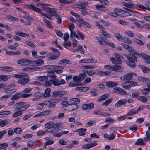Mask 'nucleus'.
I'll return each mask as SVG.
<instances>
[{
	"mask_svg": "<svg viewBox=\"0 0 150 150\" xmlns=\"http://www.w3.org/2000/svg\"><path fill=\"white\" fill-rule=\"evenodd\" d=\"M67 92L65 91H54L52 93L53 96H56L54 99H52L48 101V104H47L48 108H52L55 106L54 103H57L60 101L65 100L67 99L68 98L66 97H63L64 95L67 94Z\"/></svg>",
	"mask_w": 150,
	"mask_h": 150,
	"instance_id": "obj_1",
	"label": "nucleus"
},
{
	"mask_svg": "<svg viewBox=\"0 0 150 150\" xmlns=\"http://www.w3.org/2000/svg\"><path fill=\"white\" fill-rule=\"evenodd\" d=\"M134 54L139 55V53L134 49V50L132 52V54L125 55L128 60L127 62H126V63L130 67L133 68L136 66L135 62H137V58L135 56L133 55Z\"/></svg>",
	"mask_w": 150,
	"mask_h": 150,
	"instance_id": "obj_2",
	"label": "nucleus"
},
{
	"mask_svg": "<svg viewBox=\"0 0 150 150\" xmlns=\"http://www.w3.org/2000/svg\"><path fill=\"white\" fill-rule=\"evenodd\" d=\"M50 49L54 52H57V53L54 54L53 53H50L47 55V60H54L57 59L60 56V52L57 49L53 48H50Z\"/></svg>",
	"mask_w": 150,
	"mask_h": 150,
	"instance_id": "obj_3",
	"label": "nucleus"
},
{
	"mask_svg": "<svg viewBox=\"0 0 150 150\" xmlns=\"http://www.w3.org/2000/svg\"><path fill=\"white\" fill-rule=\"evenodd\" d=\"M29 76L26 74H23L22 77L18 81V83L22 85L27 84L29 81Z\"/></svg>",
	"mask_w": 150,
	"mask_h": 150,
	"instance_id": "obj_4",
	"label": "nucleus"
},
{
	"mask_svg": "<svg viewBox=\"0 0 150 150\" xmlns=\"http://www.w3.org/2000/svg\"><path fill=\"white\" fill-rule=\"evenodd\" d=\"M25 6L28 8L32 10V11L35 12L39 13H40L43 16L47 17V15L46 14H45L42 12V11L41 9L36 7L35 6L33 5L30 4H25Z\"/></svg>",
	"mask_w": 150,
	"mask_h": 150,
	"instance_id": "obj_5",
	"label": "nucleus"
},
{
	"mask_svg": "<svg viewBox=\"0 0 150 150\" xmlns=\"http://www.w3.org/2000/svg\"><path fill=\"white\" fill-rule=\"evenodd\" d=\"M50 123H47V132L51 133L56 129H59V124L56 123L51 125Z\"/></svg>",
	"mask_w": 150,
	"mask_h": 150,
	"instance_id": "obj_6",
	"label": "nucleus"
},
{
	"mask_svg": "<svg viewBox=\"0 0 150 150\" xmlns=\"http://www.w3.org/2000/svg\"><path fill=\"white\" fill-rule=\"evenodd\" d=\"M103 67L106 69L110 70L117 71L120 69H122V68L120 66H113L107 65L104 66Z\"/></svg>",
	"mask_w": 150,
	"mask_h": 150,
	"instance_id": "obj_7",
	"label": "nucleus"
},
{
	"mask_svg": "<svg viewBox=\"0 0 150 150\" xmlns=\"http://www.w3.org/2000/svg\"><path fill=\"white\" fill-rule=\"evenodd\" d=\"M47 13H49V14H47V18L50 19H54V15L56 13L54 8L47 7Z\"/></svg>",
	"mask_w": 150,
	"mask_h": 150,
	"instance_id": "obj_8",
	"label": "nucleus"
},
{
	"mask_svg": "<svg viewBox=\"0 0 150 150\" xmlns=\"http://www.w3.org/2000/svg\"><path fill=\"white\" fill-rule=\"evenodd\" d=\"M134 75H136V74L133 72L128 73L125 75L123 77H121L120 79L124 81L130 80L131 79Z\"/></svg>",
	"mask_w": 150,
	"mask_h": 150,
	"instance_id": "obj_9",
	"label": "nucleus"
},
{
	"mask_svg": "<svg viewBox=\"0 0 150 150\" xmlns=\"http://www.w3.org/2000/svg\"><path fill=\"white\" fill-rule=\"evenodd\" d=\"M65 81L64 79H61L60 80L58 79L55 78L53 79V84L54 86H58L64 84Z\"/></svg>",
	"mask_w": 150,
	"mask_h": 150,
	"instance_id": "obj_10",
	"label": "nucleus"
},
{
	"mask_svg": "<svg viewBox=\"0 0 150 150\" xmlns=\"http://www.w3.org/2000/svg\"><path fill=\"white\" fill-rule=\"evenodd\" d=\"M47 91V89L45 90L44 94H43L42 93L40 92H37L33 95V96L35 98H37L39 100L41 98L47 97V94L46 93Z\"/></svg>",
	"mask_w": 150,
	"mask_h": 150,
	"instance_id": "obj_11",
	"label": "nucleus"
},
{
	"mask_svg": "<svg viewBox=\"0 0 150 150\" xmlns=\"http://www.w3.org/2000/svg\"><path fill=\"white\" fill-rule=\"evenodd\" d=\"M78 108V105L72 103L68 104L67 106V110L69 111H72L77 109Z\"/></svg>",
	"mask_w": 150,
	"mask_h": 150,
	"instance_id": "obj_12",
	"label": "nucleus"
},
{
	"mask_svg": "<svg viewBox=\"0 0 150 150\" xmlns=\"http://www.w3.org/2000/svg\"><path fill=\"white\" fill-rule=\"evenodd\" d=\"M94 105L93 103L85 104L82 105V108L83 110H91L94 108Z\"/></svg>",
	"mask_w": 150,
	"mask_h": 150,
	"instance_id": "obj_13",
	"label": "nucleus"
},
{
	"mask_svg": "<svg viewBox=\"0 0 150 150\" xmlns=\"http://www.w3.org/2000/svg\"><path fill=\"white\" fill-rule=\"evenodd\" d=\"M127 102L125 99H122L118 101L115 104V107H119L125 104Z\"/></svg>",
	"mask_w": 150,
	"mask_h": 150,
	"instance_id": "obj_14",
	"label": "nucleus"
},
{
	"mask_svg": "<svg viewBox=\"0 0 150 150\" xmlns=\"http://www.w3.org/2000/svg\"><path fill=\"white\" fill-rule=\"evenodd\" d=\"M28 59H24L18 60L17 61V64L22 66H26L27 65Z\"/></svg>",
	"mask_w": 150,
	"mask_h": 150,
	"instance_id": "obj_15",
	"label": "nucleus"
},
{
	"mask_svg": "<svg viewBox=\"0 0 150 150\" xmlns=\"http://www.w3.org/2000/svg\"><path fill=\"white\" fill-rule=\"evenodd\" d=\"M37 79L40 81L45 82L44 86H47V77L46 76H40L37 77Z\"/></svg>",
	"mask_w": 150,
	"mask_h": 150,
	"instance_id": "obj_16",
	"label": "nucleus"
},
{
	"mask_svg": "<svg viewBox=\"0 0 150 150\" xmlns=\"http://www.w3.org/2000/svg\"><path fill=\"white\" fill-rule=\"evenodd\" d=\"M10 122V120L6 119L4 120L1 119L0 122V126L1 127H3L6 126L9 124Z\"/></svg>",
	"mask_w": 150,
	"mask_h": 150,
	"instance_id": "obj_17",
	"label": "nucleus"
},
{
	"mask_svg": "<svg viewBox=\"0 0 150 150\" xmlns=\"http://www.w3.org/2000/svg\"><path fill=\"white\" fill-rule=\"evenodd\" d=\"M71 64V62L70 61L67 59H63L59 61L58 63V64L59 65H66L67 64Z\"/></svg>",
	"mask_w": 150,
	"mask_h": 150,
	"instance_id": "obj_18",
	"label": "nucleus"
},
{
	"mask_svg": "<svg viewBox=\"0 0 150 150\" xmlns=\"http://www.w3.org/2000/svg\"><path fill=\"white\" fill-rule=\"evenodd\" d=\"M106 86L107 87L110 88L113 87L117 85L118 84L117 82H114L111 81H108L106 83Z\"/></svg>",
	"mask_w": 150,
	"mask_h": 150,
	"instance_id": "obj_19",
	"label": "nucleus"
},
{
	"mask_svg": "<svg viewBox=\"0 0 150 150\" xmlns=\"http://www.w3.org/2000/svg\"><path fill=\"white\" fill-rule=\"evenodd\" d=\"M78 21L80 24L84 25L86 27L89 28L91 27L90 24L81 18H79L77 20Z\"/></svg>",
	"mask_w": 150,
	"mask_h": 150,
	"instance_id": "obj_20",
	"label": "nucleus"
},
{
	"mask_svg": "<svg viewBox=\"0 0 150 150\" xmlns=\"http://www.w3.org/2000/svg\"><path fill=\"white\" fill-rule=\"evenodd\" d=\"M146 137L144 138V141L145 142H150V131H147L146 133Z\"/></svg>",
	"mask_w": 150,
	"mask_h": 150,
	"instance_id": "obj_21",
	"label": "nucleus"
},
{
	"mask_svg": "<svg viewBox=\"0 0 150 150\" xmlns=\"http://www.w3.org/2000/svg\"><path fill=\"white\" fill-rule=\"evenodd\" d=\"M142 57L145 61L146 62L150 64V56L143 54L142 55Z\"/></svg>",
	"mask_w": 150,
	"mask_h": 150,
	"instance_id": "obj_22",
	"label": "nucleus"
},
{
	"mask_svg": "<svg viewBox=\"0 0 150 150\" xmlns=\"http://www.w3.org/2000/svg\"><path fill=\"white\" fill-rule=\"evenodd\" d=\"M142 138L138 139L135 143V145H138L144 146L146 145V143Z\"/></svg>",
	"mask_w": 150,
	"mask_h": 150,
	"instance_id": "obj_23",
	"label": "nucleus"
},
{
	"mask_svg": "<svg viewBox=\"0 0 150 150\" xmlns=\"http://www.w3.org/2000/svg\"><path fill=\"white\" fill-rule=\"evenodd\" d=\"M0 69L6 72H10L13 71L12 68L6 66L0 67Z\"/></svg>",
	"mask_w": 150,
	"mask_h": 150,
	"instance_id": "obj_24",
	"label": "nucleus"
},
{
	"mask_svg": "<svg viewBox=\"0 0 150 150\" xmlns=\"http://www.w3.org/2000/svg\"><path fill=\"white\" fill-rule=\"evenodd\" d=\"M11 76L10 75H0V81L3 80L4 81H7L8 79H10L11 77Z\"/></svg>",
	"mask_w": 150,
	"mask_h": 150,
	"instance_id": "obj_25",
	"label": "nucleus"
},
{
	"mask_svg": "<svg viewBox=\"0 0 150 150\" xmlns=\"http://www.w3.org/2000/svg\"><path fill=\"white\" fill-rule=\"evenodd\" d=\"M109 94L106 93L100 96L98 98V100L99 102L104 100L107 99L109 96Z\"/></svg>",
	"mask_w": 150,
	"mask_h": 150,
	"instance_id": "obj_26",
	"label": "nucleus"
},
{
	"mask_svg": "<svg viewBox=\"0 0 150 150\" xmlns=\"http://www.w3.org/2000/svg\"><path fill=\"white\" fill-rule=\"evenodd\" d=\"M122 4L124 6L129 8L130 9H134V4L132 3H130L129 4H127L126 2H123L122 3Z\"/></svg>",
	"mask_w": 150,
	"mask_h": 150,
	"instance_id": "obj_27",
	"label": "nucleus"
},
{
	"mask_svg": "<svg viewBox=\"0 0 150 150\" xmlns=\"http://www.w3.org/2000/svg\"><path fill=\"white\" fill-rule=\"evenodd\" d=\"M73 81L77 83H79L83 81V79L80 78V77L79 76H75L73 77Z\"/></svg>",
	"mask_w": 150,
	"mask_h": 150,
	"instance_id": "obj_28",
	"label": "nucleus"
},
{
	"mask_svg": "<svg viewBox=\"0 0 150 150\" xmlns=\"http://www.w3.org/2000/svg\"><path fill=\"white\" fill-rule=\"evenodd\" d=\"M15 33L16 35L18 36L23 37H26L29 36V35L28 34L26 33L19 31H16L15 32Z\"/></svg>",
	"mask_w": 150,
	"mask_h": 150,
	"instance_id": "obj_29",
	"label": "nucleus"
},
{
	"mask_svg": "<svg viewBox=\"0 0 150 150\" xmlns=\"http://www.w3.org/2000/svg\"><path fill=\"white\" fill-rule=\"evenodd\" d=\"M115 120L111 117H107L105 120V122L110 124H112L114 123Z\"/></svg>",
	"mask_w": 150,
	"mask_h": 150,
	"instance_id": "obj_30",
	"label": "nucleus"
},
{
	"mask_svg": "<svg viewBox=\"0 0 150 150\" xmlns=\"http://www.w3.org/2000/svg\"><path fill=\"white\" fill-rule=\"evenodd\" d=\"M100 33L104 37H106V40L107 39V38H109L110 37V36L109 34L107 33L105 29L100 30Z\"/></svg>",
	"mask_w": 150,
	"mask_h": 150,
	"instance_id": "obj_31",
	"label": "nucleus"
},
{
	"mask_svg": "<svg viewBox=\"0 0 150 150\" xmlns=\"http://www.w3.org/2000/svg\"><path fill=\"white\" fill-rule=\"evenodd\" d=\"M122 87L125 89H129L130 88V85L129 82H125L122 84Z\"/></svg>",
	"mask_w": 150,
	"mask_h": 150,
	"instance_id": "obj_32",
	"label": "nucleus"
},
{
	"mask_svg": "<svg viewBox=\"0 0 150 150\" xmlns=\"http://www.w3.org/2000/svg\"><path fill=\"white\" fill-rule=\"evenodd\" d=\"M21 97V93H19L13 96L11 98V100H17Z\"/></svg>",
	"mask_w": 150,
	"mask_h": 150,
	"instance_id": "obj_33",
	"label": "nucleus"
},
{
	"mask_svg": "<svg viewBox=\"0 0 150 150\" xmlns=\"http://www.w3.org/2000/svg\"><path fill=\"white\" fill-rule=\"evenodd\" d=\"M122 46L124 48L128 50L130 52H132L134 50V48L130 46L127 44H122Z\"/></svg>",
	"mask_w": 150,
	"mask_h": 150,
	"instance_id": "obj_34",
	"label": "nucleus"
},
{
	"mask_svg": "<svg viewBox=\"0 0 150 150\" xmlns=\"http://www.w3.org/2000/svg\"><path fill=\"white\" fill-rule=\"evenodd\" d=\"M95 7L98 10L105 11L107 10L105 7L102 5H96Z\"/></svg>",
	"mask_w": 150,
	"mask_h": 150,
	"instance_id": "obj_35",
	"label": "nucleus"
},
{
	"mask_svg": "<svg viewBox=\"0 0 150 150\" xmlns=\"http://www.w3.org/2000/svg\"><path fill=\"white\" fill-rule=\"evenodd\" d=\"M122 41L124 42L129 44L132 43L131 40L128 37H125L124 38Z\"/></svg>",
	"mask_w": 150,
	"mask_h": 150,
	"instance_id": "obj_36",
	"label": "nucleus"
},
{
	"mask_svg": "<svg viewBox=\"0 0 150 150\" xmlns=\"http://www.w3.org/2000/svg\"><path fill=\"white\" fill-rule=\"evenodd\" d=\"M54 72V70H52L51 71H48L47 75L51 78H55L56 76Z\"/></svg>",
	"mask_w": 150,
	"mask_h": 150,
	"instance_id": "obj_37",
	"label": "nucleus"
},
{
	"mask_svg": "<svg viewBox=\"0 0 150 150\" xmlns=\"http://www.w3.org/2000/svg\"><path fill=\"white\" fill-rule=\"evenodd\" d=\"M22 13L24 14L23 17L27 20L30 21L32 20V18L30 17L28 13H26L24 11H23Z\"/></svg>",
	"mask_w": 150,
	"mask_h": 150,
	"instance_id": "obj_38",
	"label": "nucleus"
},
{
	"mask_svg": "<svg viewBox=\"0 0 150 150\" xmlns=\"http://www.w3.org/2000/svg\"><path fill=\"white\" fill-rule=\"evenodd\" d=\"M96 38L98 41L101 44L104 45L105 43H107V41L104 40H103L101 38L96 37Z\"/></svg>",
	"mask_w": 150,
	"mask_h": 150,
	"instance_id": "obj_39",
	"label": "nucleus"
},
{
	"mask_svg": "<svg viewBox=\"0 0 150 150\" xmlns=\"http://www.w3.org/2000/svg\"><path fill=\"white\" fill-rule=\"evenodd\" d=\"M110 60L111 61L113 64L115 65L117 64H121L120 62V60L119 59L117 60L114 57H112L110 58Z\"/></svg>",
	"mask_w": 150,
	"mask_h": 150,
	"instance_id": "obj_40",
	"label": "nucleus"
},
{
	"mask_svg": "<svg viewBox=\"0 0 150 150\" xmlns=\"http://www.w3.org/2000/svg\"><path fill=\"white\" fill-rule=\"evenodd\" d=\"M138 79L139 81H142L143 83H146L149 81V79L144 77H139Z\"/></svg>",
	"mask_w": 150,
	"mask_h": 150,
	"instance_id": "obj_41",
	"label": "nucleus"
},
{
	"mask_svg": "<svg viewBox=\"0 0 150 150\" xmlns=\"http://www.w3.org/2000/svg\"><path fill=\"white\" fill-rule=\"evenodd\" d=\"M38 142L40 143V142L39 141H37L36 142L32 141H29L27 143V146L28 147H31L33 146L34 144H36V142Z\"/></svg>",
	"mask_w": 150,
	"mask_h": 150,
	"instance_id": "obj_42",
	"label": "nucleus"
},
{
	"mask_svg": "<svg viewBox=\"0 0 150 150\" xmlns=\"http://www.w3.org/2000/svg\"><path fill=\"white\" fill-rule=\"evenodd\" d=\"M70 102L74 104H78L80 102V100L78 98H73L69 100Z\"/></svg>",
	"mask_w": 150,
	"mask_h": 150,
	"instance_id": "obj_43",
	"label": "nucleus"
},
{
	"mask_svg": "<svg viewBox=\"0 0 150 150\" xmlns=\"http://www.w3.org/2000/svg\"><path fill=\"white\" fill-rule=\"evenodd\" d=\"M138 99L144 103H146L148 100L146 97L142 96H139Z\"/></svg>",
	"mask_w": 150,
	"mask_h": 150,
	"instance_id": "obj_44",
	"label": "nucleus"
},
{
	"mask_svg": "<svg viewBox=\"0 0 150 150\" xmlns=\"http://www.w3.org/2000/svg\"><path fill=\"white\" fill-rule=\"evenodd\" d=\"M122 16L123 17H127L131 16L130 13L128 12L122 10L121 12Z\"/></svg>",
	"mask_w": 150,
	"mask_h": 150,
	"instance_id": "obj_45",
	"label": "nucleus"
},
{
	"mask_svg": "<svg viewBox=\"0 0 150 150\" xmlns=\"http://www.w3.org/2000/svg\"><path fill=\"white\" fill-rule=\"evenodd\" d=\"M81 68L82 69H91L95 68L94 66H89V65H84L81 67Z\"/></svg>",
	"mask_w": 150,
	"mask_h": 150,
	"instance_id": "obj_46",
	"label": "nucleus"
},
{
	"mask_svg": "<svg viewBox=\"0 0 150 150\" xmlns=\"http://www.w3.org/2000/svg\"><path fill=\"white\" fill-rule=\"evenodd\" d=\"M30 65L32 66H36V61H31L28 59L27 65Z\"/></svg>",
	"mask_w": 150,
	"mask_h": 150,
	"instance_id": "obj_47",
	"label": "nucleus"
},
{
	"mask_svg": "<svg viewBox=\"0 0 150 150\" xmlns=\"http://www.w3.org/2000/svg\"><path fill=\"white\" fill-rule=\"evenodd\" d=\"M137 113L136 111L134 109L131 110L126 114L127 116L128 115H133Z\"/></svg>",
	"mask_w": 150,
	"mask_h": 150,
	"instance_id": "obj_48",
	"label": "nucleus"
},
{
	"mask_svg": "<svg viewBox=\"0 0 150 150\" xmlns=\"http://www.w3.org/2000/svg\"><path fill=\"white\" fill-rule=\"evenodd\" d=\"M87 130L85 128H80L79 129V134L80 136H83L86 134V132Z\"/></svg>",
	"mask_w": 150,
	"mask_h": 150,
	"instance_id": "obj_49",
	"label": "nucleus"
},
{
	"mask_svg": "<svg viewBox=\"0 0 150 150\" xmlns=\"http://www.w3.org/2000/svg\"><path fill=\"white\" fill-rule=\"evenodd\" d=\"M76 8L84 10H85L87 9V8L84 5H83L81 3L77 5Z\"/></svg>",
	"mask_w": 150,
	"mask_h": 150,
	"instance_id": "obj_50",
	"label": "nucleus"
},
{
	"mask_svg": "<svg viewBox=\"0 0 150 150\" xmlns=\"http://www.w3.org/2000/svg\"><path fill=\"white\" fill-rule=\"evenodd\" d=\"M87 63H96L97 62L93 58L91 57L90 59H86Z\"/></svg>",
	"mask_w": 150,
	"mask_h": 150,
	"instance_id": "obj_51",
	"label": "nucleus"
},
{
	"mask_svg": "<svg viewBox=\"0 0 150 150\" xmlns=\"http://www.w3.org/2000/svg\"><path fill=\"white\" fill-rule=\"evenodd\" d=\"M112 98H110L108 100H106L105 102H104L102 104V105L107 106L112 101Z\"/></svg>",
	"mask_w": 150,
	"mask_h": 150,
	"instance_id": "obj_52",
	"label": "nucleus"
},
{
	"mask_svg": "<svg viewBox=\"0 0 150 150\" xmlns=\"http://www.w3.org/2000/svg\"><path fill=\"white\" fill-rule=\"evenodd\" d=\"M24 104V103L22 102L18 103L14 105V107L17 109L20 110V107Z\"/></svg>",
	"mask_w": 150,
	"mask_h": 150,
	"instance_id": "obj_53",
	"label": "nucleus"
},
{
	"mask_svg": "<svg viewBox=\"0 0 150 150\" xmlns=\"http://www.w3.org/2000/svg\"><path fill=\"white\" fill-rule=\"evenodd\" d=\"M11 113V112L9 110H6L0 111V115H7Z\"/></svg>",
	"mask_w": 150,
	"mask_h": 150,
	"instance_id": "obj_54",
	"label": "nucleus"
},
{
	"mask_svg": "<svg viewBox=\"0 0 150 150\" xmlns=\"http://www.w3.org/2000/svg\"><path fill=\"white\" fill-rule=\"evenodd\" d=\"M22 114V112L20 110H19V111H17L16 112H15L13 114V117H16L21 115Z\"/></svg>",
	"mask_w": 150,
	"mask_h": 150,
	"instance_id": "obj_55",
	"label": "nucleus"
},
{
	"mask_svg": "<svg viewBox=\"0 0 150 150\" xmlns=\"http://www.w3.org/2000/svg\"><path fill=\"white\" fill-rule=\"evenodd\" d=\"M68 103V102L67 101H63L62 102L61 105L62 106L64 107V110H67Z\"/></svg>",
	"mask_w": 150,
	"mask_h": 150,
	"instance_id": "obj_56",
	"label": "nucleus"
},
{
	"mask_svg": "<svg viewBox=\"0 0 150 150\" xmlns=\"http://www.w3.org/2000/svg\"><path fill=\"white\" fill-rule=\"evenodd\" d=\"M133 41L135 43L139 44L140 45H143L144 43L140 40L137 39V38H134L133 39Z\"/></svg>",
	"mask_w": 150,
	"mask_h": 150,
	"instance_id": "obj_57",
	"label": "nucleus"
},
{
	"mask_svg": "<svg viewBox=\"0 0 150 150\" xmlns=\"http://www.w3.org/2000/svg\"><path fill=\"white\" fill-rule=\"evenodd\" d=\"M118 92V94H119L126 95L127 94V93L124 90L120 88V89H119V91Z\"/></svg>",
	"mask_w": 150,
	"mask_h": 150,
	"instance_id": "obj_58",
	"label": "nucleus"
},
{
	"mask_svg": "<svg viewBox=\"0 0 150 150\" xmlns=\"http://www.w3.org/2000/svg\"><path fill=\"white\" fill-rule=\"evenodd\" d=\"M6 18L8 19H10L14 21H18V18L11 15H8L6 17Z\"/></svg>",
	"mask_w": 150,
	"mask_h": 150,
	"instance_id": "obj_59",
	"label": "nucleus"
},
{
	"mask_svg": "<svg viewBox=\"0 0 150 150\" xmlns=\"http://www.w3.org/2000/svg\"><path fill=\"white\" fill-rule=\"evenodd\" d=\"M95 73L96 72L93 70L86 71L85 72V73L86 74L90 76H93Z\"/></svg>",
	"mask_w": 150,
	"mask_h": 150,
	"instance_id": "obj_60",
	"label": "nucleus"
},
{
	"mask_svg": "<svg viewBox=\"0 0 150 150\" xmlns=\"http://www.w3.org/2000/svg\"><path fill=\"white\" fill-rule=\"evenodd\" d=\"M125 33L126 35L131 37H132L134 36V34L131 31H126L125 32Z\"/></svg>",
	"mask_w": 150,
	"mask_h": 150,
	"instance_id": "obj_61",
	"label": "nucleus"
},
{
	"mask_svg": "<svg viewBox=\"0 0 150 150\" xmlns=\"http://www.w3.org/2000/svg\"><path fill=\"white\" fill-rule=\"evenodd\" d=\"M29 106L30 105L29 104H27L26 105H23L22 107L20 108V110L22 112L25 111L26 109L28 108Z\"/></svg>",
	"mask_w": 150,
	"mask_h": 150,
	"instance_id": "obj_62",
	"label": "nucleus"
},
{
	"mask_svg": "<svg viewBox=\"0 0 150 150\" xmlns=\"http://www.w3.org/2000/svg\"><path fill=\"white\" fill-rule=\"evenodd\" d=\"M127 117L126 114L125 115L121 116L117 118V120L119 122H120L122 121L125 120Z\"/></svg>",
	"mask_w": 150,
	"mask_h": 150,
	"instance_id": "obj_63",
	"label": "nucleus"
},
{
	"mask_svg": "<svg viewBox=\"0 0 150 150\" xmlns=\"http://www.w3.org/2000/svg\"><path fill=\"white\" fill-rule=\"evenodd\" d=\"M115 36L119 41H122L124 38L118 33H116L115 34Z\"/></svg>",
	"mask_w": 150,
	"mask_h": 150,
	"instance_id": "obj_64",
	"label": "nucleus"
}]
</instances>
